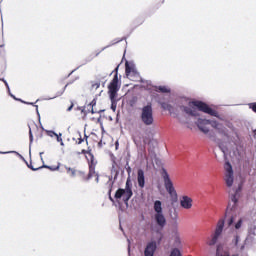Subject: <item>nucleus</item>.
<instances>
[{"label": "nucleus", "instance_id": "nucleus-1", "mask_svg": "<svg viewBox=\"0 0 256 256\" xmlns=\"http://www.w3.org/2000/svg\"><path fill=\"white\" fill-rule=\"evenodd\" d=\"M181 109L186 115H190L191 117H199V111L207 113L211 117H217L218 115L216 110H213L207 103L202 101H191L188 103V106H182Z\"/></svg>", "mask_w": 256, "mask_h": 256}, {"label": "nucleus", "instance_id": "nucleus-2", "mask_svg": "<svg viewBox=\"0 0 256 256\" xmlns=\"http://www.w3.org/2000/svg\"><path fill=\"white\" fill-rule=\"evenodd\" d=\"M196 125L198 129L207 135L209 133V129L213 127L215 129V135L216 137H222V139L225 138V126L223 124L217 122V121H210L207 119H201L199 118L196 122Z\"/></svg>", "mask_w": 256, "mask_h": 256}, {"label": "nucleus", "instance_id": "nucleus-3", "mask_svg": "<svg viewBox=\"0 0 256 256\" xmlns=\"http://www.w3.org/2000/svg\"><path fill=\"white\" fill-rule=\"evenodd\" d=\"M119 66H117L113 73H115L112 81L108 85V93L111 101H115L117 99V93L119 92V89H121V86L119 85Z\"/></svg>", "mask_w": 256, "mask_h": 256}, {"label": "nucleus", "instance_id": "nucleus-4", "mask_svg": "<svg viewBox=\"0 0 256 256\" xmlns=\"http://www.w3.org/2000/svg\"><path fill=\"white\" fill-rule=\"evenodd\" d=\"M154 211H155L154 219H155L158 227L163 229V227H165V225H167V219L165 218V215L163 214V204L161 203V201L156 200L154 202Z\"/></svg>", "mask_w": 256, "mask_h": 256}, {"label": "nucleus", "instance_id": "nucleus-5", "mask_svg": "<svg viewBox=\"0 0 256 256\" xmlns=\"http://www.w3.org/2000/svg\"><path fill=\"white\" fill-rule=\"evenodd\" d=\"M140 118L146 127H151V125L155 123V118H153V106L151 104H147L142 108Z\"/></svg>", "mask_w": 256, "mask_h": 256}, {"label": "nucleus", "instance_id": "nucleus-6", "mask_svg": "<svg viewBox=\"0 0 256 256\" xmlns=\"http://www.w3.org/2000/svg\"><path fill=\"white\" fill-rule=\"evenodd\" d=\"M114 197L115 199H121V197H123L124 203H127L129 199L133 197V190L131 188V178H127L125 189H118Z\"/></svg>", "mask_w": 256, "mask_h": 256}, {"label": "nucleus", "instance_id": "nucleus-7", "mask_svg": "<svg viewBox=\"0 0 256 256\" xmlns=\"http://www.w3.org/2000/svg\"><path fill=\"white\" fill-rule=\"evenodd\" d=\"M162 177L164 179V186L167 193L170 195L172 201H177V190H175V187L173 186V182L171 181V178L169 177V173H167V170H163Z\"/></svg>", "mask_w": 256, "mask_h": 256}, {"label": "nucleus", "instance_id": "nucleus-8", "mask_svg": "<svg viewBox=\"0 0 256 256\" xmlns=\"http://www.w3.org/2000/svg\"><path fill=\"white\" fill-rule=\"evenodd\" d=\"M215 143L217 146L214 148V155L218 161H225V144L223 140L216 138Z\"/></svg>", "mask_w": 256, "mask_h": 256}, {"label": "nucleus", "instance_id": "nucleus-9", "mask_svg": "<svg viewBox=\"0 0 256 256\" xmlns=\"http://www.w3.org/2000/svg\"><path fill=\"white\" fill-rule=\"evenodd\" d=\"M95 175V164H89V173L88 175L83 170H78L76 177H80L82 181H89Z\"/></svg>", "mask_w": 256, "mask_h": 256}, {"label": "nucleus", "instance_id": "nucleus-10", "mask_svg": "<svg viewBox=\"0 0 256 256\" xmlns=\"http://www.w3.org/2000/svg\"><path fill=\"white\" fill-rule=\"evenodd\" d=\"M226 185L227 187H233V181H234V176H233V166H231V163L226 162Z\"/></svg>", "mask_w": 256, "mask_h": 256}, {"label": "nucleus", "instance_id": "nucleus-11", "mask_svg": "<svg viewBox=\"0 0 256 256\" xmlns=\"http://www.w3.org/2000/svg\"><path fill=\"white\" fill-rule=\"evenodd\" d=\"M125 73L130 81H133V77H137V75H139V73H137V70L135 69V66L130 65L129 62L125 63Z\"/></svg>", "mask_w": 256, "mask_h": 256}, {"label": "nucleus", "instance_id": "nucleus-12", "mask_svg": "<svg viewBox=\"0 0 256 256\" xmlns=\"http://www.w3.org/2000/svg\"><path fill=\"white\" fill-rule=\"evenodd\" d=\"M155 251H157V242H149L144 250V256H154Z\"/></svg>", "mask_w": 256, "mask_h": 256}, {"label": "nucleus", "instance_id": "nucleus-13", "mask_svg": "<svg viewBox=\"0 0 256 256\" xmlns=\"http://www.w3.org/2000/svg\"><path fill=\"white\" fill-rule=\"evenodd\" d=\"M180 206L182 209H191L193 207V198L189 196H182L180 199Z\"/></svg>", "mask_w": 256, "mask_h": 256}, {"label": "nucleus", "instance_id": "nucleus-14", "mask_svg": "<svg viewBox=\"0 0 256 256\" xmlns=\"http://www.w3.org/2000/svg\"><path fill=\"white\" fill-rule=\"evenodd\" d=\"M137 182L140 189L145 188V171H143V169L137 171Z\"/></svg>", "mask_w": 256, "mask_h": 256}, {"label": "nucleus", "instance_id": "nucleus-15", "mask_svg": "<svg viewBox=\"0 0 256 256\" xmlns=\"http://www.w3.org/2000/svg\"><path fill=\"white\" fill-rule=\"evenodd\" d=\"M80 154L87 155L86 159H87L89 165H95V156L93 155V153H91V151H87V150L83 149Z\"/></svg>", "mask_w": 256, "mask_h": 256}, {"label": "nucleus", "instance_id": "nucleus-16", "mask_svg": "<svg viewBox=\"0 0 256 256\" xmlns=\"http://www.w3.org/2000/svg\"><path fill=\"white\" fill-rule=\"evenodd\" d=\"M161 107L162 109H164V111H169V113H173V106L171 104L167 102H162Z\"/></svg>", "mask_w": 256, "mask_h": 256}, {"label": "nucleus", "instance_id": "nucleus-17", "mask_svg": "<svg viewBox=\"0 0 256 256\" xmlns=\"http://www.w3.org/2000/svg\"><path fill=\"white\" fill-rule=\"evenodd\" d=\"M239 191H241V185L238 186V189L236 190L235 194L231 196V200L233 201L234 205H236L238 201L237 195L239 194Z\"/></svg>", "mask_w": 256, "mask_h": 256}, {"label": "nucleus", "instance_id": "nucleus-18", "mask_svg": "<svg viewBox=\"0 0 256 256\" xmlns=\"http://www.w3.org/2000/svg\"><path fill=\"white\" fill-rule=\"evenodd\" d=\"M45 169H49L50 171H58L59 167H61V163H57V165H52V166H42Z\"/></svg>", "mask_w": 256, "mask_h": 256}, {"label": "nucleus", "instance_id": "nucleus-19", "mask_svg": "<svg viewBox=\"0 0 256 256\" xmlns=\"http://www.w3.org/2000/svg\"><path fill=\"white\" fill-rule=\"evenodd\" d=\"M66 171L70 177H77V171L75 168H66Z\"/></svg>", "mask_w": 256, "mask_h": 256}, {"label": "nucleus", "instance_id": "nucleus-20", "mask_svg": "<svg viewBox=\"0 0 256 256\" xmlns=\"http://www.w3.org/2000/svg\"><path fill=\"white\" fill-rule=\"evenodd\" d=\"M157 91L160 93H171V90L167 86H159Z\"/></svg>", "mask_w": 256, "mask_h": 256}, {"label": "nucleus", "instance_id": "nucleus-21", "mask_svg": "<svg viewBox=\"0 0 256 256\" xmlns=\"http://www.w3.org/2000/svg\"><path fill=\"white\" fill-rule=\"evenodd\" d=\"M170 256H182L181 251L178 248H173L171 250Z\"/></svg>", "mask_w": 256, "mask_h": 256}, {"label": "nucleus", "instance_id": "nucleus-22", "mask_svg": "<svg viewBox=\"0 0 256 256\" xmlns=\"http://www.w3.org/2000/svg\"><path fill=\"white\" fill-rule=\"evenodd\" d=\"M61 136H62V134L61 133H59V134H56V140L58 141V143H60V145H65L64 143H63V138H61Z\"/></svg>", "mask_w": 256, "mask_h": 256}, {"label": "nucleus", "instance_id": "nucleus-23", "mask_svg": "<svg viewBox=\"0 0 256 256\" xmlns=\"http://www.w3.org/2000/svg\"><path fill=\"white\" fill-rule=\"evenodd\" d=\"M79 111H81V113L83 114V117H87V113H89V109L87 110V108H78Z\"/></svg>", "mask_w": 256, "mask_h": 256}, {"label": "nucleus", "instance_id": "nucleus-24", "mask_svg": "<svg viewBox=\"0 0 256 256\" xmlns=\"http://www.w3.org/2000/svg\"><path fill=\"white\" fill-rule=\"evenodd\" d=\"M242 225H243V220L239 219L238 222L235 224V229H241Z\"/></svg>", "mask_w": 256, "mask_h": 256}, {"label": "nucleus", "instance_id": "nucleus-25", "mask_svg": "<svg viewBox=\"0 0 256 256\" xmlns=\"http://www.w3.org/2000/svg\"><path fill=\"white\" fill-rule=\"evenodd\" d=\"M71 83H73V82H68V83L62 88V90L59 92L58 95H63V93H65V89H67V87H69V85H71Z\"/></svg>", "mask_w": 256, "mask_h": 256}, {"label": "nucleus", "instance_id": "nucleus-26", "mask_svg": "<svg viewBox=\"0 0 256 256\" xmlns=\"http://www.w3.org/2000/svg\"><path fill=\"white\" fill-rule=\"evenodd\" d=\"M91 87H92V89H99V87H101V83H99V82H92Z\"/></svg>", "mask_w": 256, "mask_h": 256}, {"label": "nucleus", "instance_id": "nucleus-27", "mask_svg": "<svg viewBox=\"0 0 256 256\" xmlns=\"http://www.w3.org/2000/svg\"><path fill=\"white\" fill-rule=\"evenodd\" d=\"M85 141V138H82L81 135L76 139V145H81Z\"/></svg>", "mask_w": 256, "mask_h": 256}, {"label": "nucleus", "instance_id": "nucleus-28", "mask_svg": "<svg viewBox=\"0 0 256 256\" xmlns=\"http://www.w3.org/2000/svg\"><path fill=\"white\" fill-rule=\"evenodd\" d=\"M47 136L48 137H56L57 133H55V131H53V130H50V131H47Z\"/></svg>", "mask_w": 256, "mask_h": 256}, {"label": "nucleus", "instance_id": "nucleus-29", "mask_svg": "<svg viewBox=\"0 0 256 256\" xmlns=\"http://www.w3.org/2000/svg\"><path fill=\"white\" fill-rule=\"evenodd\" d=\"M29 169H32V171H39V169H41L42 167H35L33 166L32 163H30V165H28Z\"/></svg>", "mask_w": 256, "mask_h": 256}, {"label": "nucleus", "instance_id": "nucleus-30", "mask_svg": "<svg viewBox=\"0 0 256 256\" xmlns=\"http://www.w3.org/2000/svg\"><path fill=\"white\" fill-rule=\"evenodd\" d=\"M239 245V236L234 237V246L237 247Z\"/></svg>", "mask_w": 256, "mask_h": 256}, {"label": "nucleus", "instance_id": "nucleus-31", "mask_svg": "<svg viewBox=\"0 0 256 256\" xmlns=\"http://www.w3.org/2000/svg\"><path fill=\"white\" fill-rule=\"evenodd\" d=\"M235 219L233 217H231L229 220H228V227H231V225H233Z\"/></svg>", "mask_w": 256, "mask_h": 256}, {"label": "nucleus", "instance_id": "nucleus-32", "mask_svg": "<svg viewBox=\"0 0 256 256\" xmlns=\"http://www.w3.org/2000/svg\"><path fill=\"white\" fill-rule=\"evenodd\" d=\"M250 109H252V111H254V113H256V103L250 104Z\"/></svg>", "mask_w": 256, "mask_h": 256}, {"label": "nucleus", "instance_id": "nucleus-33", "mask_svg": "<svg viewBox=\"0 0 256 256\" xmlns=\"http://www.w3.org/2000/svg\"><path fill=\"white\" fill-rule=\"evenodd\" d=\"M70 106L67 108V111H72L73 107H75V104L73 103V101L70 102Z\"/></svg>", "mask_w": 256, "mask_h": 256}, {"label": "nucleus", "instance_id": "nucleus-34", "mask_svg": "<svg viewBox=\"0 0 256 256\" xmlns=\"http://www.w3.org/2000/svg\"><path fill=\"white\" fill-rule=\"evenodd\" d=\"M29 138H30V143H33V132L31 129L29 130Z\"/></svg>", "mask_w": 256, "mask_h": 256}, {"label": "nucleus", "instance_id": "nucleus-35", "mask_svg": "<svg viewBox=\"0 0 256 256\" xmlns=\"http://www.w3.org/2000/svg\"><path fill=\"white\" fill-rule=\"evenodd\" d=\"M111 191H113V184L109 186L108 197H111Z\"/></svg>", "mask_w": 256, "mask_h": 256}, {"label": "nucleus", "instance_id": "nucleus-36", "mask_svg": "<svg viewBox=\"0 0 256 256\" xmlns=\"http://www.w3.org/2000/svg\"><path fill=\"white\" fill-rule=\"evenodd\" d=\"M93 177H96V183H99V174L95 172V174H93Z\"/></svg>", "mask_w": 256, "mask_h": 256}, {"label": "nucleus", "instance_id": "nucleus-37", "mask_svg": "<svg viewBox=\"0 0 256 256\" xmlns=\"http://www.w3.org/2000/svg\"><path fill=\"white\" fill-rule=\"evenodd\" d=\"M175 243L176 245H181V239H179V237H176Z\"/></svg>", "mask_w": 256, "mask_h": 256}, {"label": "nucleus", "instance_id": "nucleus-38", "mask_svg": "<svg viewBox=\"0 0 256 256\" xmlns=\"http://www.w3.org/2000/svg\"><path fill=\"white\" fill-rule=\"evenodd\" d=\"M126 171H127L128 175H131V166H127Z\"/></svg>", "mask_w": 256, "mask_h": 256}, {"label": "nucleus", "instance_id": "nucleus-39", "mask_svg": "<svg viewBox=\"0 0 256 256\" xmlns=\"http://www.w3.org/2000/svg\"><path fill=\"white\" fill-rule=\"evenodd\" d=\"M3 83L6 85V87L9 89V84L7 83L6 80L2 79Z\"/></svg>", "mask_w": 256, "mask_h": 256}, {"label": "nucleus", "instance_id": "nucleus-40", "mask_svg": "<svg viewBox=\"0 0 256 256\" xmlns=\"http://www.w3.org/2000/svg\"><path fill=\"white\" fill-rule=\"evenodd\" d=\"M115 147H116V149H119V141L115 142Z\"/></svg>", "mask_w": 256, "mask_h": 256}, {"label": "nucleus", "instance_id": "nucleus-41", "mask_svg": "<svg viewBox=\"0 0 256 256\" xmlns=\"http://www.w3.org/2000/svg\"><path fill=\"white\" fill-rule=\"evenodd\" d=\"M109 200H110L112 203H115V200L113 199L112 196H109Z\"/></svg>", "mask_w": 256, "mask_h": 256}, {"label": "nucleus", "instance_id": "nucleus-42", "mask_svg": "<svg viewBox=\"0 0 256 256\" xmlns=\"http://www.w3.org/2000/svg\"><path fill=\"white\" fill-rule=\"evenodd\" d=\"M253 135L256 137V129L253 130Z\"/></svg>", "mask_w": 256, "mask_h": 256}, {"label": "nucleus", "instance_id": "nucleus-43", "mask_svg": "<svg viewBox=\"0 0 256 256\" xmlns=\"http://www.w3.org/2000/svg\"><path fill=\"white\" fill-rule=\"evenodd\" d=\"M73 73H74V71H72V72L68 75V77H70V75H73Z\"/></svg>", "mask_w": 256, "mask_h": 256}, {"label": "nucleus", "instance_id": "nucleus-44", "mask_svg": "<svg viewBox=\"0 0 256 256\" xmlns=\"http://www.w3.org/2000/svg\"><path fill=\"white\" fill-rule=\"evenodd\" d=\"M91 113H95V111H93V108L91 109Z\"/></svg>", "mask_w": 256, "mask_h": 256}, {"label": "nucleus", "instance_id": "nucleus-45", "mask_svg": "<svg viewBox=\"0 0 256 256\" xmlns=\"http://www.w3.org/2000/svg\"><path fill=\"white\" fill-rule=\"evenodd\" d=\"M86 143H87V136L85 135Z\"/></svg>", "mask_w": 256, "mask_h": 256}, {"label": "nucleus", "instance_id": "nucleus-46", "mask_svg": "<svg viewBox=\"0 0 256 256\" xmlns=\"http://www.w3.org/2000/svg\"><path fill=\"white\" fill-rule=\"evenodd\" d=\"M79 79V77H76L75 80Z\"/></svg>", "mask_w": 256, "mask_h": 256}, {"label": "nucleus", "instance_id": "nucleus-47", "mask_svg": "<svg viewBox=\"0 0 256 256\" xmlns=\"http://www.w3.org/2000/svg\"><path fill=\"white\" fill-rule=\"evenodd\" d=\"M88 107H91V104H88Z\"/></svg>", "mask_w": 256, "mask_h": 256}]
</instances>
